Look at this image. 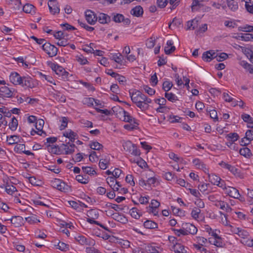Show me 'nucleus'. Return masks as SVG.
Returning <instances> with one entry per match:
<instances>
[{
  "label": "nucleus",
  "instance_id": "16",
  "mask_svg": "<svg viewBox=\"0 0 253 253\" xmlns=\"http://www.w3.org/2000/svg\"><path fill=\"white\" fill-rule=\"evenodd\" d=\"M109 155H105L99 161V166L101 169H106L110 164V158Z\"/></svg>",
  "mask_w": 253,
  "mask_h": 253
},
{
  "label": "nucleus",
  "instance_id": "28",
  "mask_svg": "<svg viewBox=\"0 0 253 253\" xmlns=\"http://www.w3.org/2000/svg\"><path fill=\"white\" fill-rule=\"evenodd\" d=\"M145 249L148 253H160L162 251V249L160 248L151 245L147 246Z\"/></svg>",
  "mask_w": 253,
  "mask_h": 253
},
{
  "label": "nucleus",
  "instance_id": "31",
  "mask_svg": "<svg viewBox=\"0 0 253 253\" xmlns=\"http://www.w3.org/2000/svg\"><path fill=\"white\" fill-rule=\"evenodd\" d=\"M143 8L140 6H136L131 10L130 13L136 17H139L143 14Z\"/></svg>",
  "mask_w": 253,
  "mask_h": 253
},
{
  "label": "nucleus",
  "instance_id": "15",
  "mask_svg": "<svg viewBox=\"0 0 253 253\" xmlns=\"http://www.w3.org/2000/svg\"><path fill=\"white\" fill-rule=\"evenodd\" d=\"M61 147L65 151V154L68 155L71 154L75 151L76 146L73 143L68 142L66 144H62Z\"/></svg>",
  "mask_w": 253,
  "mask_h": 253
},
{
  "label": "nucleus",
  "instance_id": "46",
  "mask_svg": "<svg viewBox=\"0 0 253 253\" xmlns=\"http://www.w3.org/2000/svg\"><path fill=\"white\" fill-rule=\"evenodd\" d=\"M165 96L169 101L172 102H174L178 100L177 97L172 93L166 92Z\"/></svg>",
  "mask_w": 253,
  "mask_h": 253
},
{
  "label": "nucleus",
  "instance_id": "35",
  "mask_svg": "<svg viewBox=\"0 0 253 253\" xmlns=\"http://www.w3.org/2000/svg\"><path fill=\"white\" fill-rule=\"evenodd\" d=\"M146 175L147 176H151L150 177H148L147 180V185L149 186H151V185H154L156 182V178L152 176L153 172L151 171H148L146 173Z\"/></svg>",
  "mask_w": 253,
  "mask_h": 253
},
{
  "label": "nucleus",
  "instance_id": "53",
  "mask_svg": "<svg viewBox=\"0 0 253 253\" xmlns=\"http://www.w3.org/2000/svg\"><path fill=\"white\" fill-rule=\"evenodd\" d=\"M228 139L232 142L237 141L239 138V135L237 133H230L226 136Z\"/></svg>",
  "mask_w": 253,
  "mask_h": 253
},
{
  "label": "nucleus",
  "instance_id": "12",
  "mask_svg": "<svg viewBox=\"0 0 253 253\" xmlns=\"http://www.w3.org/2000/svg\"><path fill=\"white\" fill-rule=\"evenodd\" d=\"M225 192L229 196L235 199H239L241 196L239 191L234 187L228 186L225 188Z\"/></svg>",
  "mask_w": 253,
  "mask_h": 253
},
{
  "label": "nucleus",
  "instance_id": "32",
  "mask_svg": "<svg viewBox=\"0 0 253 253\" xmlns=\"http://www.w3.org/2000/svg\"><path fill=\"white\" fill-rule=\"evenodd\" d=\"M208 174L209 180L213 185L219 184V181L221 180V178L218 176L214 174Z\"/></svg>",
  "mask_w": 253,
  "mask_h": 253
},
{
  "label": "nucleus",
  "instance_id": "40",
  "mask_svg": "<svg viewBox=\"0 0 253 253\" xmlns=\"http://www.w3.org/2000/svg\"><path fill=\"white\" fill-rule=\"evenodd\" d=\"M240 154L246 158H250L252 156L250 149L247 147H244L240 150Z\"/></svg>",
  "mask_w": 253,
  "mask_h": 253
},
{
  "label": "nucleus",
  "instance_id": "42",
  "mask_svg": "<svg viewBox=\"0 0 253 253\" xmlns=\"http://www.w3.org/2000/svg\"><path fill=\"white\" fill-rule=\"evenodd\" d=\"M238 30L245 32H253V26L249 25L241 26L238 27Z\"/></svg>",
  "mask_w": 253,
  "mask_h": 253
},
{
  "label": "nucleus",
  "instance_id": "48",
  "mask_svg": "<svg viewBox=\"0 0 253 253\" xmlns=\"http://www.w3.org/2000/svg\"><path fill=\"white\" fill-rule=\"evenodd\" d=\"M54 98L60 102H65L66 101L65 96L59 92H57L54 94Z\"/></svg>",
  "mask_w": 253,
  "mask_h": 253
},
{
  "label": "nucleus",
  "instance_id": "56",
  "mask_svg": "<svg viewBox=\"0 0 253 253\" xmlns=\"http://www.w3.org/2000/svg\"><path fill=\"white\" fill-rule=\"evenodd\" d=\"M23 85H25L28 87L32 88L33 87V84L31 82V80L25 77H22V84Z\"/></svg>",
  "mask_w": 253,
  "mask_h": 253
},
{
  "label": "nucleus",
  "instance_id": "11",
  "mask_svg": "<svg viewBox=\"0 0 253 253\" xmlns=\"http://www.w3.org/2000/svg\"><path fill=\"white\" fill-rule=\"evenodd\" d=\"M200 18H195L187 22L186 25V29L187 30H193L198 27L199 23L200 21Z\"/></svg>",
  "mask_w": 253,
  "mask_h": 253
},
{
  "label": "nucleus",
  "instance_id": "29",
  "mask_svg": "<svg viewBox=\"0 0 253 253\" xmlns=\"http://www.w3.org/2000/svg\"><path fill=\"white\" fill-rule=\"evenodd\" d=\"M63 136L69 138L71 142H74L77 134L71 129H68L63 133Z\"/></svg>",
  "mask_w": 253,
  "mask_h": 253
},
{
  "label": "nucleus",
  "instance_id": "59",
  "mask_svg": "<svg viewBox=\"0 0 253 253\" xmlns=\"http://www.w3.org/2000/svg\"><path fill=\"white\" fill-rule=\"evenodd\" d=\"M57 249L60 250L61 251H66L67 250H69V245L63 243V242H59L58 244V245H57Z\"/></svg>",
  "mask_w": 253,
  "mask_h": 253
},
{
  "label": "nucleus",
  "instance_id": "24",
  "mask_svg": "<svg viewBox=\"0 0 253 253\" xmlns=\"http://www.w3.org/2000/svg\"><path fill=\"white\" fill-rule=\"evenodd\" d=\"M97 20L101 24H106L111 21V18L107 14L100 13L97 16Z\"/></svg>",
  "mask_w": 253,
  "mask_h": 253
},
{
  "label": "nucleus",
  "instance_id": "22",
  "mask_svg": "<svg viewBox=\"0 0 253 253\" xmlns=\"http://www.w3.org/2000/svg\"><path fill=\"white\" fill-rule=\"evenodd\" d=\"M6 180V181L4 180V182L5 183V184H4L3 186H1V187H4L7 194L12 195L15 192L17 191V189L15 186L10 185L8 183L7 179Z\"/></svg>",
  "mask_w": 253,
  "mask_h": 253
},
{
  "label": "nucleus",
  "instance_id": "3",
  "mask_svg": "<svg viewBox=\"0 0 253 253\" xmlns=\"http://www.w3.org/2000/svg\"><path fill=\"white\" fill-rule=\"evenodd\" d=\"M43 50L50 57L55 56L57 53L58 49L54 45L51 44L49 42H46L43 44L42 46Z\"/></svg>",
  "mask_w": 253,
  "mask_h": 253
},
{
  "label": "nucleus",
  "instance_id": "7",
  "mask_svg": "<svg viewBox=\"0 0 253 253\" xmlns=\"http://www.w3.org/2000/svg\"><path fill=\"white\" fill-rule=\"evenodd\" d=\"M113 20L116 23L123 22L125 25H129L130 21L128 18H125L124 15L119 13H113L112 14Z\"/></svg>",
  "mask_w": 253,
  "mask_h": 253
},
{
  "label": "nucleus",
  "instance_id": "27",
  "mask_svg": "<svg viewBox=\"0 0 253 253\" xmlns=\"http://www.w3.org/2000/svg\"><path fill=\"white\" fill-rule=\"evenodd\" d=\"M245 139L248 141V142L244 143L245 145H248L253 140V129H249L246 131L245 137L242 139V142L245 141Z\"/></svg>",
  "mask_w": 253,
  "mask_h": 253
},
{
  "label": "nucleus",
  "instance_id": "10",
  "mask_svg": "<svg viewBox=\"0 0 253 253\" xmlns=\"http://www.w3.org/2000/svg\"><path fill=\"white\" fill-rule=\"evenodd\" d=\"M11 83L14 85H21L22 84V77L16 72H12L9 76Z\"/></svg>",
  "mask_w": 253,
  "mask_h": 253
},
{
  "label": "nucleus",
  "instance_id": "47",
  "mask_svg": "<svg viewBox=\"0 0 253 253\" xmlns=\"http://www.w3.org/2000/svg\"><path fill=\"white\" fill-rule=\"evenodd\" d=\"M228 55L225 53H221L219 55H218L215 53L214 55V59L218 62L222 61L228 58Z\"/></svg>",
  "mask_w": 253,
  "mask_h": 253
},
{
  "label": "nucleus",
  "instance_id": "39",
  "mask_svg": "<svg viewBox=\"0 0 253 253\" xmlns=\"http://www.w3.org/2000/svg\"><path fill=\"white\" fill-rule=\"evenodd\" d=\"M76 179L82 184H87L89 182V177L87 175H78L76 176Z\"/></svg>",
  "mask_w": 253,
  "mask_h": 253
},
{
  "label": "nucleus",
  "instance_id": "64",
  "mask_svg": "<svg viewBox=\"0 0 253 253\" xmlns=\"http://www.w3.org/2000/svg\"><path fill=\"white\" fill-rule=\"evenodd\" d=\"M242 243L250 247H253V239L250 238V236L243 240Z\"/></svg>",
  "mask_w": 253,
  "mask_h": 253
},
{
  "label": "nucleus",
  "instance_id": "9",
  "mask_svg": "<svg viewBox=\"0 0 253 253\" xmlns=\"http://www.w3.org/2000/svg\"><path fill=\"white\" fill-rule=\"evenodd\" d=\"M48 6L50 12L52 14L55 15L59 13L60 9L56 0H49L48 2Z\"/></svg>",
  "mask_w": 253,
  "mask_h": 253
},
{
  "label": "nucleus",
  "instance_id": "52",
  "mask_svg": "<svg viewBox=\"0 0 253 253\" xmlns=\"http://www.w3.org/2000/svg\"><path fill=\"white\" fill-rule=\"evenodd\" d=\"M44 125V121L43 120H39L36 123V128L40 133H42V127Z\"/></svg>",
  "mask_w": 253,
  "mask_h": 253
},
{
  "label": "nucleus",
  "instance_id": "58",
  "mask_svg": "<svg viewBox=\"0 0 253 253\" xmlns=\"http://www.w3.org/2000/svg\"><path fill=\"white\" fill-rule=\"evenodd\" d=\"M25 149V145L23 144H17L14 147V151L17 153H23Z\"/></svg>",
  "mask_w": 253,
  "mask_h": 253
},
{
  "label": "nucleus",
  "instance_id": "45",
  "mask_svg": "<svg viewBox=\"0 0 253 253\" xmlns=\"http://www.w3.org/2000/svg\"><path fill=\"white\" fill-rule=\"evenodd\" d=\"M111 58L118 63L121 64L123 62V57L121 53H115L112 54Z\"/></svg>",
  "mask_w": 253,
  "mask_h": 253
},
{
  "label": "nucleus",
  "instance_id": "23",
  "mask_svg": "<svg viewBox=\"0 0 253 253\" xmlns=\"http://www.w3.org/2000/svg\"><path fill=\"white\" fill-rule=\"evenodd\" d=\"M215 54V52L213 50L208 51L203 54L202 58L204 61L210 62L212 59H214Z\"/></svg>",
  "mask_w": 253,
  "mask_h": 253
},
{
  "label": "nucleus",
  "instance_id": "6",
  "mask_svg": "<svg viewBox=\"0 0 253 253\" xmlns=\"http://www.w3.org/2000/svg\"><path fill=\"white\" fill-rule=\"evenodd\" d=\"M52 69L59 77H61L63 79H67L69 73L61 66L57 64H54L52 66Z\"/></svg>",
  "mask_w": 253,
  "mask_h": 253
},
{
  "label": "nucleus",
  "instance_id": "43",
  "mask_svg": "<svg viewBox=\"0 0 253 253\" xmlns=\"http://www.w3.org/2000/svg\"><path fill=\"white\" fill-rule=\"evenodd\" d=\"M17 126L18 121L15 117H13L9 124V127L11 130L14 131L16 129Z\"/></svg>",
  "mask_w": 253,
  "mask_h": 253
},
{
  "label": "nucleus",
  "instance_id": "33",
  "mask_svg": "<svg viewBox=\"0 0 253 253\" xmlns=\"http://www.w3.org/2000/svg\"><path fill=\"white\" fill-rule=\"evenodd\" d=\"M143 225L147 229H152L158 228L157 223L150 220L145 221L143 223Z\"/></svg>",
  "mask_w": 253,
  "mask_h": 253
},
{
  "label": "nucleus",
  "instance_id": "54",
  "mask_svg": "<svg viewBox=\"0 0 253 253\" xmlns=\"http://www.w3.org/2000/svg\"><path fill=\"white\" fill-rule=\"evenodd\" d=\"M60 122L61 123L60 126V129L63 130L67 126L68 119L65 117H63L60 120Z\"/></svg>",
  "mask_w": 253,
  "mask_h": 253
},
{
  "label": "nucleus",
  "instance_id": "1",
  "mask_svg": "<svg viewBox=\"0 0 253 253\" xmlns=\"http://www.w3.org/2000/svg\"><path fill=\"white\" fill-rule=\"evenodd\" d=\"M123 146L125 150L134 156H139L140 151L137 149L136 146L130 141L124 142Z\"/></svg>",
  "mask_w": 253,
  "mask_h": 253
},
{
  "label": "nucleus",
  "instance_id": "17",
  "mask_svg": "<svg viewBox=\"0 0 253 253\" xmlns=\"http://www.w3.org/2000/svg\"><path fill=\"white\" fill-rule=\"evenodd\" d=\"M214 205L216 207L219 208L221 210L226 212H230L231 211V209L229 205L224 201L219 200L218 201H216V203H214Z\"/></svg>",
  "mask_w": 253,
  "mask_h": 253
},
{
  "label": "nucleus",
  "instance_id": "36",
  "mask_svg": "<svg viewBox=\"0 0 253 253\" xmlns=\"http://www.w3.org/2000/svg\"><path fill=\"white\" fill-rule=\"evenodd\" d=\"M23 10L25 13L32 14L35 13V7L32 4L27 3L23 6Z\"/></svg>",
  "mask_w": 253,
  "mask_h": 253
},
{
  "label": "nucleus",
  "instance_id": "30",
  "mask_svg": "<svg viewBox=\"0 0 253 253\" xmlns=\"http://www.w3.org/2000/svg\"><path fill=\"white\" fill-rule=\"evenodd\" d=\"M172 250L175 253H187V250L180 244H176L173 245Z\"/></svg>",
  "mask_w": 253,
  "mask_h": 253
},
{
  "label": "nucleus",
  "instance_id": "60",
  "mask_svg": "<svg viewBox=\"0 0 253 253\" xmlns=\"http://www.w3.org/2000/svg\"><path fill=\"white\" fill-rule=\"evenodd\" d=\"M87 216L92 219H96L98 217V212L95 210H91L87 212Z\"/></svg>",
  "mask_w": 253,
  "mask_h": 253
},
{
  "label": "nucleus",
  "instance_id": "63",
  "mask_svg": "<svg viewBox=\"0 0 253 253\" xmlns=\"http://www.w3.org/2000/svg\"><path fill=\"white\" fill-rule=\"evenodd\" d=\"M242 51L244 53V54L249 59V58L251 56L252 54L253 53V51L250 49V48L244 47H241Z\"/></svg>",
  "mask_w": 253,
  "mask_h": 253
},
{
  "label": "nucleus",
  "instance_id": "21",
  "mask_svg": "<svg viewBox=\"0 0 253 253\" xmlns=\"http://www.w3.org/2000/svg\"><path fill=\"white\" fill-rule=\"evenodd\" d=\"M151 102L152 100L150 98H147L145 99V101L141 100V101L136 103V105L142 110H145L148 109L149 104L151 103Z\"/></svg>",
  "mask_w": 253,
  "mask_h": 253
},
{
  "label": "nucleus",
  "instance_id": "49",
  "mask_svg": "<svg viewBox=\"0 0 253 253\" xmlns=\"http://www.w3.org/2000/svg\"><path fill=\"white\" fill-rule=\"evenodd\" d=\"M129 212L131 216L135 219H138L141 216L140 213L138 212V209L136 208H132L130 210Z\"/></svg>",
  "mask_w": 253,
  "mask_h": 253
},
{
  "label": "nucleus",
  "instance_id": "61",
  "mask_svg": "<svg viewBox=\"0 0 253 253\" xmlns=\"http://www.w3.org/2000/svg\"><path fill=\"white\" fill-rule=\"evenodd\" d=\"M172 85L173 84L171 82L169 81H165L163 84V88L165 91L167 92L171 89Z\"/></svg>",
  "mask_w": 253,
  "mask_h": 253
},
{
  "label": "nucleus",
  "instance_id": "44",
  "mask_svg": "<svg viewBox=\"0 0 253 253\" xmlns=\"http://www.w3.org/2000/svg\"><path fill=\"white\" fill-rule=\"evenodd\" d=\"M127 114V112L122 108L119 109V111H117L116 115L120 120L123 121L125 120V116Z\"/></svg>",
  "mask_w": 253,
  "mask_h": 253
},
{
  "label": "nucleus",
  "instance_id": "18",
  "mask_svg": "<svg viewBox=\"0 0 253 253\" xmlns=\"http://www.w3.org/2000/svg\"><path fill=\"white\" fill-rule=\"evenodd\" d=\"M5 220H10L11 223L14 225L15 227L21 226L23 224V219L20 216H14L11 219H6Z\"/></svg>",
  "mask_w": 253,
  "mask_h": 253
},
{
  "label": "nucleus",
  "instance_id": "62",
  "mask_svg": "<svg viewBox=\"0 0 253 253\" xmlns=\"http://www.w3.org/2000/svg\"><path fill=\"white\" fill-rule=\"evenodd\" d=\"M181 25V21L179 19L174 18L172 21L169 24V29H172V27L178 26Z\"/></svg>",
  "mask_w": 253,
  "mask_h": 253
},
{
  "label": "nucleus",
  "instance_id": "38",
  "mask_svg": "<svg viewBox=\"0 0 253 253\" xmlns=\"http://www.w3.org/2000/svg\"><path fill=\"white\" fill-rule=\"evenodd\" d=\"M76 240L81 245H88V240L83 235H78L75 237Z\"/></svg>",
  "mask_w": 253,
  "mask_h": 253
},
{
  "label": "nucleus",
  "instance_id": "25",
  "mask_svg": "<svg viewBox=\"0 0 253 253\" xmlns=\"http://www.w3.org/2000/svg\"><path fill=\"white\" fill-rule=\"evenodd\" d=\"M20 138L19 136L13 135L7 136L6 141L9 145H13L20 142Z\"/></svg>",
  "mask_w": 253,
  "mask_h": 253
},
{
  "label": "nucleus",
  "instance_id": "19",
  "mask_svg": "<svg viewBox=\"0 0 253 253\" xmlns=\"http://www.w3.org/2000/svg\"><path fill=\"white\" fill-rule=\"evenodd\" d=\"M209 242L211 244L217 247H222L224 245L221 238L210 237L209 238Z\"/></svg>",
  "mask_w": 253,
  "mask_h": 253
},
{
  "label": "nucleus",
  "instance_id": "41",
  "mask_svg": "<svg viewBox=\"0 0 253 253\" xmlns=\"http://www.w3.org/2000/svg\"><path fill=\"white\" fill-rule=\"evenodd\" d=\"M82 169L83 172L90 175H93L96 174V171L92 168L90 167H83Z\"/></svg>",
  "mask_w": 253,
  "mask_h": 253
},
{
  "label": "nucleus",
  "instance_id": "4",
  "mask_svg": "<svg viewBox=\"0 0 253 253\" xmlns=\"http://www.w3.org/2000/svg\"><path fill=\"white\" fill-rule=\"evenodd\" d=\"M131 100L135 104L141 101H145V99L148 98L142 92L138 90H134L132 92H129Z\"/></svg>",
  "mask_w": 253,
  "mask_h": 253
},
{
  "label": "nucleus",
  "instance_id": "57",
  "mask_svg": "<svg viewBox=\"0 0 253 253\" xmlns=\"http://www.w3.org/2000/svg\"><path fill=\"white\" fill-rule=\"evenodd\" d=\"M90 146L92 149L96 150H99L103 147V146L97 141L92 142L90 144Z\"/></svg>",
  "mask_w": 253,
  "mask_h": 253
},
{
  "label": "nucleus",
  "instance_id": "55",
  "mask_svg": "<svg viewBox=\"0 0 253 253\" xmlns=\"http://www.w3.org/2000/svg\"><path fill=\"white\" fill-rule=\"evenodd\" d=\"M25 220L30 224H35L40 222V220L34 215L26 217Z\"/></svg>",
  "mask_w": 253,
  "mask_h": 253
},
{
  "label": "nucleus",
  "instance_id": "51",
  "mask_svg": "<svg viewBox=\"0 0 253 253\" xmlns=\"http://www.w3.org/2000/svg\"><path fill=\"white\" fill-rule=\"evenodd\" d=\"M201 211L200 209L195 208L191 211V214L192 217L195 219L199 218L201 214Z\"/></svg>",
  "mask_w": 253,
  "mask_h": 253
},
{
  "label": "nucleus",
  "instance_id": "8",
  "mask_svg": "<svg viewBox=\"0 0 253 253\" xmlns=\"http://www.w3.org/2000/svg\"><path fill=\"white\" fill-rule=\"evenodd\" d=\"M85 15L86 20L90 25H94L97 20V16L90 10H87L85 12Z\"/></svg>",
  "mask_w": 253,
  "mask_h": 253
},
{
  "label": "nucleus",
  "instance_id": "5",
  "mask_svg": "<svg viewBox=\"0 0 253 253\" xmlns=\"http://www.w3.org/2000/svg\"><path fill=\"white\" fill-rule=\"evenodd\" d=\"M220 166L224 168L228 169L231 172L237 177H239L240 178H243V176L241 173L239 169L236 168L235 167L231 166L228 164L222 162L220 164Z\"/></svg>",
  "mask_w": 253,
  "mask_h": 253
},
{
  "label": "nucleus",
  "instance_id": "37",
  "mask_svg": "<svg viewBox=\"0 0 253 253\" xmlns=\"http://www.w3.org/2000/svg\"><path fill=\"white\" fill-rule=\"evenodd\" d=\"M202 1L200 0H193L191 9L192 11H197L203 6V5L201 3Z\"/></svg>",
  "mask_w": 253,
  "mask_h": 253
},
{
  "label": "nucleus",
  "instance_id": "50",
  "mask_svg": "<svg viewBox=\"0 0 253 253\" xmlns=\"http://www.w3.org/2000/svg\"><path fill=\"white\" fill-rule=\"evenodd\" d=\"M250 236L249 233L246 230L242 229L240 232L238 237L240 238V242L242 243L243 240Z\"/></svg>",
  "mask_w": 253,
  "mask_h": 253
},
{
  "label": "nucleus",
  "instance_id": "26",
  "mask_svg": "<svg viewBox=\"0 0 253 253\" xmlns=\"http://www.w3.org/2000/svg\"><path fill=\"white\" fill-rule=\"evenodd\" d=\"M242 119L247 123L248 127L253 128V118L247 114H243L241 115Z\"/></svg>",
  "mask_w": 253,
  "mask_h": 253
},
{
  "label": "nucleus",
  "instance_id": "20",
  "mask_svg": "<svg viewBox=\"0 0 253 253\" xmlns=\"http://www.w3.org/2000/svg\"><path fill=\"white\" fill-rule=\"evenodd\" d=\"M12 91L6 86H2L0 88V95L4 97H10L12 96Z\"/></svg>",
  "mask_w": 253,
  "mask_h": 253
},
{
  "label": "nucleus",
  "instance_id": "14",
  "mask_svg": "<svg viewBox=\"0 0 253 253\" xmlns=\"http://www.w3.org/2000/svg\"><path fill=\"white\" fill-rule=\"evenodd\" d=\"M193 164L199 169L203 170L205 173H208L209 169L206 167V164L204 162L198 159H195L193 161Z\"/></svg>",
  "mask_w": 253,
  "mask_h": 253
},
{
  "label": "nucleus",
  "instance_id": "13",
  "mask_svg": "<svg viewBox=\"0 0 253 253\" xmlns=\"http://www.w3.org/2000/svg\"><path fill=\"white\" fill-rule=\"evenodd\" d=\"M182 226L184 228V230L187 232V235L189 234L194 235L197 232V228L192 224L185 223H183Z\"/></svg>",
  "mask_w": 253,
  "mask_h": 253
},
{
  "label": "nucleus",
  "instance_id": "2",
  "mask_svg": "<svg viewBox=\"0 0 253 253\" xmlns=\"http://www.w3.org/2000/svg\"><path fill=\"white\" fill-rule=\"evenodd\" d=\"M51 185L53 188L64 192H67L70 188L68 185L59 179H55L52 181Z\"/></svg>",
  "mask_w": 253,
  "mask_h": 253
},
{
  "label": "nucleus",
  "instance_id": "34",
  "mask_svg": "<svg viewBox=\"0 0 253 253\" xmlns=\"http://www.w3.org/2000/svg\"><path fill=\"white\" fill-rule=\"evenodd\" d=\"M228 7L232 11L238 8V0H227Z\"/></svg>",
  "mask_w": 253,
  "mask_h": 253
}]
</instances>
